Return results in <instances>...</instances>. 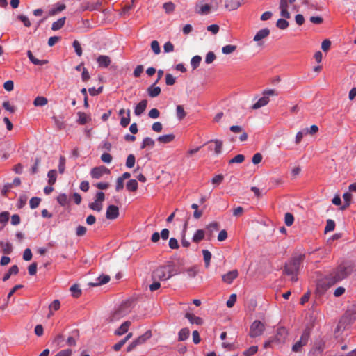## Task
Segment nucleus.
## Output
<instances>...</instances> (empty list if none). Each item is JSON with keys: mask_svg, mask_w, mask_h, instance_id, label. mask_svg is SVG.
I'll return each instance as SVG.
<instances>
[{"mask_svg": "<svg viewBox=\"0 0 356 356\" xmlns=\"http://www.w3.org/2000/svg\"><path fill=\"white\" fill-rule=\"evenodd\" d=\"M216 58V56L215 54L213 51H209L206 55L204 61L207 64H211L215 60Z\"/></svg>", "mask_w": 356, "mask_h": 356, "instance_id": "nucleus-55", "label": "nucleus"}, {"mask_svg": "<svg viewBox=\"0 0 356 356\" xmlns=\"http://www.w3.org/2000/svg\"><path fill=\"white\" fill-rule=\"evenodd\" d=\"M151 48L155 54H159L161 52L159 44L156 40L152 42Z\"/></svg>", "mask_w": 356, "mask_h": 356, "instance_id": "nucleus-60", "label": "nucleus"}, {"mask_svg": "<svg viewBox=\"0 0 356 356\" xmlns=\"http://www.w3.org/2000/svg\"><path fill=\"white\" fill-rule=\"evenodd\" d=\"M130 113L131 111L127 109V115L121 117L120 124L122 127H127L131 121Z\"/></svg>", "mask_w": 356, "mask_h": 356, "instance_id": "nucleus-32", "label": "nucleus"}, {"mask_svg": "<svg viewBox=\"0 0 356 356\" xmlns=\"http://www.w3.org/2000/svg\"><path fill=\"white\" fill-rule=\"evenodd\" d=\"M147 105V101L146 99H143L141 102H140L135 107L134 109V113L137 116H140L142 115L144 111H145V108Z\"/></svg>", "mask_w": 356, "mask_h": 356, "instance_id": "nucleus-18", "label": "nucleus"}, {"mask_svg": "<svg viewBox=\"0 0 356 356\" xmlns=\"http://www.w3.org/2000/svg\"><path fill=\"white\" fill-rule=\"evenodd\" d=\"M236 301V295L233 293L229 296V298L226 302L227 307L229 308L232 307Z\"/></svg>", "mask_w": 356, "mask_h": 356, "instance_id": "nucleus-61", "label": "nucleus"}, {"mask_svg": "<svg viewBox=\"0 0 356 356\" xmlns=\"http://www.w3.org/2000/svg\"><path fill=\"white\" fill-rule=\"evenodd\" d=\"M65 8V6L63 3H57L49 10L50 15H55L58 13L63 11Z\"/></svg>", "mask_w": 356, "mask_h": 356, "instance_id": "nucleus-35", "label": "nucleus"}, {"mask_svg": "<svg viewBox=\"0 0 356 356\" xmlns=\"http://www.w3.org/2000/svg\"><path fill=\"white\" fill-rule=\"evenodd\" d=\"M152 336L151 332L147 331L144 334L134 339L127 348V352H131L136 348V346L143 344L145 341L149 339Z\"/></svg>", "mask_w": 356, "mask_h": 356, "instance_id": "nucleus-7", "label": "nucleus"}, {"mask_svg": "<svg viewBox=\"0 0 356 356\" xmlns=\"http://www.w3.org/2000/svg\"><path fill=\"white\" fill-rule=\"evenodd\" d=\"M275 91L273 89H267L264 90L263 97L258 99V101L252 106V109L257 110L266 105L269 102V96L275 95Z\"/></svg>", "mask_w": 356, "mask_h": 356, "instance_id": "nucleus-5", "label": "nucleus"}, {"mask_svg": "<svg viewBox=\"0 0 356 356\" xmlns=\"http://www.w3.org/2000/svg\"><path fill=\"white\" fill-rule=\"evenodd\" d=\"M47 103V99L42 96L37 97L33 101V104L35 106H45Z\"/></svg>", "mask_w": 356, "mask_h": 356, "instance_id": "nucleus-37", "label": "nucleus"}, {"mask_svg": "<svg viewBox=\"0 0 356 356\" xmlns=\"http://www.w3.org/2000/svg\"><path fill=\"white\" fill-rule=\"evenodd\" d=\"M311 329L309 327H306L302 333V335L300 339V341L304 345L306 346L309 341L310 337Z\"/></svg>", "mask_w": 356, "mask_h": 356, "instance_id": "nucleus-29", "label": "nucleus"}, {"mask_svg": "<svg viewBox=\"0 0 356 356\" xmlns=\"http://www.w3.org/2000/svg\"><path fill=\"white\" fill-rule=\"evenodd\" d=\"M9 220V213L8 211H3L0 213V229H1L4 225Z\"/></svg>", "mask_w": 356, "mask_h": 356, "instance_id": "nucleus-40", "label": "nucleus"}, {"mask_svg": "<svg viewBox=\"0 0 356 356\" xmlns=\"http://www.w3.org/2000/svg\"><path fill=\"white\" fill-rule=\"evenodd\" d=\"M110 281V277L107 275H99L94 282H90L89 285L91 286H97L102 284H105Z\"/></svg>", "mask_w": 356, "mask_h": 356, "instance_id": "nucleus-15", "label": "nucleus"}, {"mask_svg": "<svg viewBox=\"0 0 356 356\" xmlns=\"http://www.w3.org/2000/svg\"><path fill=\"white\" fill-rule=\"evenodd\" d=\"M132 337V333H129L123 339L118 341L113 346V349L115 351H118L126 343V342Z\"/></svg>", "mask_w": 356, "mask_h": 356, "instance_id": "nucleus-31", "label": "nucleus"}, {"mask_svg": "<svg viewBox=\"0 0 356 356\" xmlns=\"http://www.w3.org/2000/svg\"><path fill=\"white\" fill-rule=\"evenodd\" d=\"M88 207L90 209L93 211L100 212L102 210L103 204L102 203L95 200L93 202L90 203Z\"/></svg>", "mask_w": 356, "mask_h": 356, "instance_id": "nucleus-42", "label": "nucleus"}, {"mask_svg": "<svg viewBox=\"0 0 356 356\" xmlns=\"http://www.w3.org/2000/svg\"><path fill=\"white\" fill-rule=\"evenodd\" d=\"M178 273V270L172 265L160 266L152 273V279L153 280L164 281Z\"/></svg>", "mask_w": 356, "mask_h": 356, "instance_id": "nucleus-3", "label": "nucleus"}, {"mask_svg": "<svg viewBox=\"0 0 356 356\" xmlns=\"http://www.w3.org/2000/svg\"><path fill=\"white\" fill-rule=\"evenodd\" d=\"M72 46L74 48L76 55L81 56L82 55V48L79 41L74 40L72 43Z\"/></svg>", "mask_w": 356, "mask_h": 356, "instance_id": "nucleus-57", "label": "nucleus"}, {"mask_svg": "<svg viewBox=\"0 0 356 356\" xmlns=\"http://www.w3.org/2000/svg\"><path fill=\"white\" fill-rule=\"evenodd\" d=\"M335 228V222L334 220L329 219L327 220L326 226L325 227V233L332 232Z\"/></svg>", "mask_w": 356, "mask_h": 356, "instance_id": "nucleus-52", "label": "nucleus"}, {"mask_svg": "<svg viewBox=\"0 0 356 356\" xmlns=\"http://www.w3.org/2000/svg\"><path fill=\"white\" fill-rule=\"evenodd\" d=\"M353 262L346 261L336 267L330 273L321 280L318 283V289L325 291L335 284L348 277L354 270Z\"/></svg>", "mask_w": 356, "mask_h": 356, "instance_id": "nucleus-1", "label": "nucleus"}, {"mask_svg": "<svg viewBox=\"0 0 356 356\" xmlns=\"http://www.w3.org/2000/svg\"><path fill=\"white\" fill-rule=\"evenodd\" d=\"M265 330V325L259 320H255L250 327L249 336L251 338H256L261 336Z\"/></svg>", "mask_w": 356, "mask_h": 356, "instance_id": "nucleus-6", "label": "nucleus"}, {"mask_svg": "<svg viewBox=\"0 0 356 356\" xmlns=\"http://www.w3.org/2000/svg\"><path fill=\"white\" fill-rule=\"evenodd\" d=\"M213 143L215 144L214 147H212V145H209L208 148L209 150H213L215 154L218 155L221 154L222 149V141L218 140V139H213L210 140L208 143Z\"/></svg>", "mask_w": 356, "mask_h": 356, "instance_id": "nucleus-14", "label": "nucleus"}, {"mask_svg": "<svg viewBox=\"0 0 356 356\" xmlns=\"http://www.w3.org/2000/svg\"><path fill=\"white\" fill-rule=\"evenodd\" d=\"M176 79L171 74H166L165 83L168 86H172L175 84Z\"/></svg>", "mask_w": 356, "mask_h": 356, "instance_id": "nucleus-62", "label": "nucleus"}, {"mask_svg": "<svg viewBox=\"0 0 356 356\" xmlns=\"http://www.w3.org/2000/svg\"><path fill=\"white\" fill-rule=\"evenodd\" d=\"M40 202V198L34 197H32L29 201V205L31 209H35L37 208Z\"/></svg>", "mask_w": 356, "mask_h": 356, "instance_id": "nucleus-58", "label": "nucleus"}, {"mask_svg": "<svg viewBox=\"0 0 356 356\" xmlns=\"http://www.w3.org/2000/svg\"><path fill=\"white\" fill-rule=\"evenodd\" d=\"M289 4L290 3L288 2V0H280V1L279 8L280 10V15L285 19H289L291 17V15L288 11Z\"/></svg>", "mask_w": 356, "mask_h": 356, "instance_id": "nucleus-12", "label": "nucleus"}, {"mask_svg": "<svg viewBox=\"0 0 356 356\" xmlns=\"http://www.w3.org/2000/svg\"><path fill=\"white\" fill-rule=\"evenodd\" d=\"M110 170L104 165L93 168L90 171V175L94 179H99L105 174H109Z\"/></svg>", "mask_w": 356, "mask_h": 356, "instance_id": "nucleus-8", "label": "nucleus"}, {"mask_svg": "<svg viewBox=\"0 0 356 356\" xmlns=\"http://www.w3.org/2000/svg\"><path fill=\"white\" fill-rule=\"evenodd\" d=\"M175 136L174 134L163 135L158 137L157 140L161 143L167 144L174 140Z\"/></svg>", "mask_w": 356, "mask_h": 356, "instance_id": "nucleus-30", "label": "nucleus"}, {"mask_svg": "<svg viewBox=\"0 0 356 356\" xmlns=\"http://www.w3.org/2000/svg\"><path fill=\"white\" fill-rule=\"evenodd\" d=\"M258 351V346H252L243 352L244 356H252Z\"/></svg>", "mask_w": 356, "mask_h": 356, "instance_id": "nucleus-51", "label": "nucleus"}, {"mask_svg": "<svg viewBox=\"0 0 356 356\" xmlns=\"http://www.w3.org/2000/svg\"><path fill=\"white\" fill-rule=\"evenodd\" d=\"M97 62L99 67L106 68L110 65L111 60L109 56L106 55H100L97 58Z\"/></svg>", "mask_w": 356, "mask_h": 356, "instance_id": "nucleus-16", "label": "nucleus"}, {"mask_svg": "<svg viewBox=\"0 0 356 356\" xmlns=\"http://www.w3.org/2000/svg\"><path fill=\"white\" fill-rule=\"evenodd\" d=\"M225 6L229 10H234L241 6V3L238 0H226Z\"/></svg>", "mask_w": 356, "mask_h": 356, "instance_id": "nucleus-24", "label": "nucleus"}, {"mask_svg": "<svg viewBox=\"0 0 356 356\" xmlns=\"http://www.w3.org/2000/svg\"><path fill=\"white\" fill-rule=\"evenodd\" d=\"M77 115L79 118L76 122L81 125H84L91 120V117L83 112H78Z\"/></svg>", "mask_w": 356, "mask_h": 356, "instance_id": "nucleus-23", "label": "nucleus"}, {"mask_svg": "<svg viewBox=\"0 0 356 356\" xmlns=\"http://www.w3.org/2000/svg\"><path fill=\"white\" fill-rule=\"evenodd\" d=\"M0 249L4 254H9L13 251V246L9 242L0 241Z\"/></svg>", "mask_w": 356, "mask_h": 356, "instance_id": "nucleus-27", "label": "nucleus"}, {"mask_svg": "<svg viewBox=\"0 0 356 356\" xmlns=\"http://www.w3.org/2000/svg\"><path fill=\"white\" fill-rule=\"evenodd\" d=\"M126 188L129 191L134 192L138 188V182L136 179H130L126 184Z\"/></svg>", "mask_w": 356, "mask_h": 356, "instance_id": "nucleus-39", "label": "nucleus"}, {"mask_svg": "<svg viewBox=\"0 0 356 356\" xmlns=\"http://www.w3.org/2000/svg\"><path fill=\"white\" fill-rule=\"evenodd\" d=\"M47 177L49 178L48 183L49 185H54L56 183L57 178V172L56 170H51L47 173Z\"/></svg>", "mask_w": 356, "mask_h": 356, "instance_id": "nucleus-36", "label": "nucleus"}, {"mask_svg": "<svg viewBox=\"0 0 356 356\" xmlns=\"http://www.w3.org/2000/svg\"><path fill=\"white\" fill-rule=\"evenodd\" d=\"M65 162L66 159L64 156H60L59 158V163H58V172L60 174H63L65 170Z\"/></svg>", "mask_w": 356, "mask_h": 356, "instance_id": "nucleus-48", "label": "nucleus"}, {"mask_svg": "<svg viewBox=\"0 0 356 356\" xmlns=\"http://www.w3.org/2000/svg\"><path fill=\"white\" fill-rule=\"evenodd\" d=\"M205 232L203 229H197L193 236L192 241L194 243H198L204 238Z\"/></svg>", "mask_w": 356, "mask_h": 356, "instance_id": "nucleus-26", "label": "nucleus"}, {"mask_svg": "<svg viewBox=\"0 0 356 356\" xmlns=\"http://www.w3.org/2000/svg\"><path fill=\"white\" fill-rule=\"evenodd\" d=\"M287 335V331L284 327H278L276 330V334L273 337L277 343L281 342L282 340L284 339Z\"/></svg>", "mask_w": 356, "mask_h": 356, "instance_id": "nucleus-21", "label": "nucleus"}, {"mask_svg": "<svg viewBox=\"0 0 356 356\" xmlns=\"http://www.w3.org/2000/svg\"><path fill=\"white\" fill-rule=\"evenodd\" d=\"M294 221L293 216L290 213H286L284 216V222L286 226H291Z\"/></svg>", "mask_w": 356, "mask_h": 356, "instance_id": "nucleus-56", "label": "nucleus"}, {"mask_svg": "<svg viewBox=\"0 0 356 356\" xmlns=\"http://www.w3.org/2000/svg\"><path fill=\"white\" fill-rule=\"evenodd\" d=\"M131 322L129 321H124L115 331V334L117 336H121L127 332Z\"/></svg>", "mask_w": 356, "mask_h": 356, "instance_id": "nucleus-19", "label": "nucleus"}, {"mask_svg": "<svg viewBox=\"0 0 356 356\" xmlns=\"http://www.w3.org/2000/svg\"><path fill=\"white\" fill-rule=\"evenodd\" d=\"M17 19L20 20L26 27L31 26V22L29 18L24 15H19L17 16Z\"/></svg>", "mask_w": 356, "mask_h": 356, "instance_id": "nucleus-59", "label": "nucleus"}, {"mask_svg": "<svg viewBox=\"0 0 356 356\" xmlns=\"http://www.w3.org/2000/svg\"><path fill=\"white\" fill-rule=\"evenodd\" d=\"M66 18L65 17L58 19L57 21L52 24L51 29L53 31H58L65 24Z\"/></svg>", "mask_w": 356, "mask_h": 356, "instance_id": "nucleus-33", "label": "nucleus"}, {"mask_svg": "<svg viewBox=\"0 0 356 356\" xmlns=\"http://www.w3.org/2000/svg\"><path fill=\"white\" fill-rule=\"evenodd\" d=\"M57 201L61 206H65L68 204L69 200L65 193H61L57 197Z\"/></svg>", "mask_w": 356, "mask_h": 356, "instance_id": "nucleus-46", "label": "nucleus"}, {"mask_svg": "<svg viewBox=\"0 0 356 356\" xmlns=\"http://www.w3.org/2000/svg\"><path fill=\"white\" fill-rule=\"evenodd\" d=\"M72 353V350L67 348L59 351L55 356H71Z\"/></svg>", "mask_w": 356, "mask_h": 356, "instance_id": "nucleus-64", "label": "nucleus"}, {"mask_svg": "<svg viewBox=\"0 0 356 356\" xmlns=\"http://www.w3.org/2000/svg\"><path fill=\"white\" fill-rule=\"evenodd\" d=\"M276 26L280 29L284 30L288 28L289 22L285 19H279L276 22Z\"/></svg>", "mask_w": 356, "mask_h": 356, "instance_id": "nucleus-50", "label": "nucleus"}, {"mask_svg": "<svg viewBox=\"0 0 356 356\" xmlns=\"http://www.w3.org/2000/svg\"><path fill=\"white\" fill-rule=\"evenodd\" d=\"M119 216V208L118 207L111 204L109 205L106 209V218L108 220H115Z\"/></svg>", "mask_w": 356, "mask_h": 356, "instance_id": "nucleus-9", "label": "nucleus"}, {"mask_svg": "<svg viewBox=\"0 0 356 356\" xmlns=\"http://www.w3.org/2000/svg\"><path fill=\"white\" fill-rule=\"evenodd\" d=\"M202 60V57L200 56L196 55L194 56L192 59L191 60V65L193 68V70H195L197 67H199L200 63Z\"/></svg>", "mask_w": 356, "mask_h": 356, "instance_id": "nucleus-41", "label": "nucleus"}, {"mask_svg": "<svg viewBox=\"0 0 356 356\" xmlns=\"http://www.w3.org/2000/svg\"><path fill=\"white\" fill-rule=\"evenodd\" d=\"M305 259V254H295L286 262L284 268V273L291 276V280L292 282H296L298 280V274Z\"/></svg>", "mask_w": 356, "mask_h": 356, "instance_id": "nucleus-2", "label": "nucleus"}, {"mask_svg": "<svg viewBox=\"0 0 356 356\" xmlns=\"http://www.w3.org/2000/svg\"><path fill=\"white\" fill-rule=\"evenodd\" d=\"M211 5L203 3V2H200L195 6V12L201 15H208L211 12Z\"/></svg>", "mask_w": 356, "mask_h": 356, "instance_id": "nucleus-10", "label": "nucleus"}, {"mask_svg": "<svg viewBox=\"0 0 356 356\" xmlns=\"http://www.w3.org/2000/svg\"><path fill=\"white\" fill-rule=\"evenodd\" d=\"M155 145V141L149 138V137H145L143 138V142L140 145V149H144L147 147L152 148Z\"/></svg>", "mask_w": 356, "mask_h": 356, "instance_id": "nucleus-28", "label": "nucleus"}, {"mask_svg": "<svg viewBox=\"0 0 356 356\" xmlns=\"http://www.w3.org/2000/svg\"><path fill=\"white\" fill-rule=\"evenodd\" d=\"M155 85L156 83H153L147 90V94L150 97H156L161 93V88L155 86Z\"/></svg>", "mask_w": 356, "mask_h": 356, "instance_id": "nucleus-22", "label": "nucleus"}, {"mask_svg": "<svg viewBox=\"0 0 356 356\" xmlns=\"http://www.w3.org/2000/svg\"><path fill=\"white\" fill-rule=\"evenodd\" d=\"M87 229L82 225H79L76 229V234L77 236H83L86 234Z\"/></svg>", "mask_w": 356, "mask_h": 356, "instance_id": "nucleus-63", "label": "nucleus"}, {"mask_svg": "<svg viewBox=\"0 0 356 356\" xmlns=\"http://www.w3.org/2000/svg\"><path fill=\"white\" fill-rule=\"evenodd\" d=\"M245 156L243 154H237L234 158L229 161V163H241L243 162Z\"/></svg>", "mask_w": 356, "mask_h": 356, "instance_id": "nucleus-53", "label": "nucleus"}, {"mask_svg": "<svg viewBox=\"0 0 356 356\" xmlns=\"http://www.w3.org/2000/svg\"><path fill=\"white\" fill-rule=\"evenodd\" d=\"M70 291L72 292V296L74 298H79L81 295V290L79 288V286L76 284H73L70 287Z\"/></svg>", "mask_w": 356, "mask_h": 356, "instance_id": "nucleus-44", "label": "nucleus"}, {"mask_svg": "<svg viewBox=\"0 0 356 356\" xmlns=\"http://www.w3.org/2000/svg\"><path fill=\"white\" fill-rule=\"evenodd\" d=\"M64 337L63 334H58L53 341V344L56 346L57 347L62 348L65 346L64 344Z\"/></svg>", "mask_w": 356, "mask_h": 356, "instance_id": "nucleus-38", "label": "nucleus"}, {"mask_svg": "<svg viewBox=\"0 0 356 356\" xmlns=\"http://www.w3.org/2000/svg\"><path fill=\"white\" fill-rule=\"evenodd\" d=\"M185 317L189 321V322L192 324H196V325H202L203 320L199 316H195L193 314L191 313H186L185 315Z\"/></svg>", "mask_w": 356, "mask_h": 356, "instance_id": "nucleus-20", "label": "nucleus"}, {"mask_svg": "<svg viewBox=\"0 0 356 356\" xmlns=\"http://www.w3.org/2000/svg\"><path fill=\"white\" fill-rule=\"evenodd\" d=\"M176 112L177 117L179 120H183L186 115V113L181 105L177 106Z\"/></svg>", "mask_w": 356, "mask_h": 356, "instance_id": "nucleus-47", "label": "nucleus"}, {"mask_svg": "<svg viewBox=\"0 0 356 356\" xmlns=\"http://www.w3.org/2000/svg\"><path fill=\"white\" fill-rule=\"evenodd\" d=\"M163 8L167 14L172 13L175 9L174 3L169 1L163 3Z\"/></svg>", "mask_w": 356, "mask_h": 356, "instance_id": "nucleus-45", "label": "nucleus"}, {"mask_svg": "<svg viewBox=\"0 0 356 356\" xmlns=\"http://www.w3.org/2000/svg\"><path fill=\"white\" fill-rule=\"evenodd\" d=\"M132 301L126 300L123 302L117 309H115L109 316L110 322H115L123 318L130 313L132 308Z\"/></svg>", "mask_w": 356, "mask_h": 356, "instance_id": "nucleus-4", "label": "nucleus"}, {"mask_svg": "<svg viewBox=\"0 0 356 356\" xmlns=\"http://www.w3.org/2000/svg\"><path fill=\"white\" fill-rule=\"evenodd\" d=\"M270 35V30L268 28H264L259 30L254 36L253 40L259 42Z\"/></svg>", "mask_w": 356, "mask_h": 356, "instance_id": "nucleus-17", "label": "nucleus"}, {"mask_svg": "<svg viewBox=\"0 0 356 356\" xmlns=\"http://www.w3.org/2000/svg\"><path fill=\"white\" fill-rule=\"evenodd\" d=\"M238 276V272L237 270H233L229 271L227 273L222 275V281L227 284H232L237 277Z\"/></svg>", "mask_w": 356, "mask_h": 356, "instance_id": "nucleus-13", "label": "nucleus"}, {"mask_svg": "<svg viewBox=\"0 0 356 356\" xmlns=\"http://www.w3.org/2000/svg\"><path fill=\"white\" fill-rule=\"evenodd\" d=\"M236 49V46L232 44H227L222 48V52L224 54H229Z\"/></svg>", "mask_w": 356, "mask_h": 356, "instance_id": "nucleus-49", "label": "nucleus"}, {"mask_svg": "<svg viewBox=\"0 0 356 356\" xmlns=\"http://www.w3.org/2000/svg\"><path fill=\"white\" fill-rule=\"evenodd\" d=\"M190 335V330L188 328H182L179 332L178 338L179 341H183L186 340Z\"/></svg>", "mask_w": 356, "mask_h": 356, "instance_id": "nucleus-34", "label": "nucleus"}, {"mask_svg": "<svg viewBox=\"0 0 356 356\" xmlns=\"http://www.w3.org/2000/svg\"><path fill=\"white\" fill-rule=\"evenodd\" d=\"M219 224L217 222H212L207 225L205 228V234L207 236L208 240H211L213 236V233L219 229Z\"/></svg>", "mask_w": 356, "mask_h": 356, "instance_id": "nucleus-11", "label": "nucleus"}, {"mask_svg": "<svg viewBox=\"0 0 356 356\" xmlns=\"http://www.w3.org/2000/svg\"><path fill=\"white\" fill-rule=\"evenodd\" d=\"M136 159L134 154H129L126 161V166L129 168H131L134 166Z\"/></svg>", "mask_w": 356, "mask_h": 356, "instance_id": "nucleus-54", "label": "nucleus"}, {"mask_svg": "<svg viewBox=\"0 0 356 356\" xmlns=\"http://www.w3.org/2000/svg\"><path fill=\"white\" fill-rule=\"evenodd\" d=\"M202 254H203V258H204V261L205 263V267L208 268L210 265V261H211V253L207 250H203Z\"/></svg>", "mask_w": 356, "mask_h": 356, "instance_id": "nucleus-43", "label": "nucleus"}, {"mask_svg": "<svg viewBox=\"0 0 356 356\" xmlns=\"http://www.w3.org/2000/svg\"><path fill=\"white\" fill-rule=\"evenodd\" d=\"M27 56L28 58H29L30 61L34 64V65H43L46 63H47V60H39L38 58H36L32 54V52L29 50L27 51Z\"/></svg>", "mask_w": 356, "mask_h": 356, "instance_id": "nucleus-25", "label": "nucleus"}]
</instances>
